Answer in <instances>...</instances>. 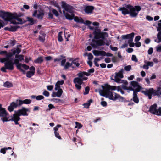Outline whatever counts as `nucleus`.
<instances>
[{"label": "nucleus", "mask_w": 161, "mask_h": 161, "mask_svg": "<svg viewBox=\"0 0 161 161\" xmlns=\"http://www.w3.org/2000/svg\"><path fill=\"white\" fill-rule=\"evenodd\" d=\"M66 59H63L61 61V65L64 67V69H66L70 67L74 68V67L73 66V64L75 65L76 67H78L80 65L79 63L77 61H76V60L72 61L71 63L69 62H66Z\"/></svg>", "instance_id": "nucleus-7"}, {"label": "nucleus", "mask_w": 161, "mask_h": 161, "mask_svg": "<svg viewBox=\"0 0 161 161\" xmlns=\"http://www.w3.org/2000/svg\"><path fill=\"white\" fill-rule=\"evenodd\" d=\"M77 75L79 78L83 80H85L87 79V78L85 77L84 76H89L90 75V74L86 72H83L78 73Z\"/></svg>", "instance_id": "nucleus-16"}, {"label": "nucleus", "mask_w": 161, "mask_h": 161, "mask_svg": "<svg viewBox=\"0 0 161 161\" xmlns=\"http://www.w3.org/2000/svg\"><path fill=\"white\" fill-rule=\"evenodd\" d=\"M141 92L148 97L150 99L152 98V96L157 95L158 97H161V87H158L156 90H154L153 88L145 89L141 91Z\"/></svg>", "instance_id": "nucleus-5"}, {"label": "nucleus", "mask_w": 161, "mask_h": 161, "mask_svg": "<svg viewBox=\"0 0 161 161\" xmlns=\"http://www.w3.org/2000/svg\"><path fill=\"white\" fill-rule=\"evenodd\" d=\"M21 67H23L26 70H27L29 68V67L25 64H21Z\"/></svg>", "instance_id": "nucleus-59"}, {"label": "nucleus", "mask_w": 161, "mask_h": 161, "mask_svg": "<svg viewBox=\"0 0 161 161\" xmlns=\"http://www.w3.org/2000/svg\"><path fill=\"white\" fill-rule=\"evenodd\" d=\"M44 98V97L42 95H38L36 97V99L37 100H39Z\"/></svg>", "instance_id": "nucleus-49"}, {"label": "nucleus", "mask_w": 161, "mask_h": 161, "mask_svg": "<svg viewBox=\"0 0 161 161\" xmlns=\"http://www.w3.org/2000/svg\"><path fill=\"white\" fill-rule=\"evenodd\" d=\"M93 9V7L92 6H88L85 8L84 10L86 13L89 14L92 13Z\"/></svg>", "instance_id": "nucleus-24"}, {"label": "nucleus", "mask_w": 161, "mask_h": 161, "mask_svg": "<svg viewBox=\"0 0 161 161\" xmlns=\"http://www.w3.org/2000/svg\"><path fill=\"white\" fill-rule=\"evenodd\" d=\"M53 13L56 16L58 15V11L55 9H53L52 10Z\"/></svg>", "instance_id": "nucleus-54"}, {"label": "nucleus", "mask_w": 161, "mask_h": 161, "mask_svg": "<svg viewBox=\"0 0 161 161\" xmlns=\"http://www.w3.org/2000/svg\"><path fill=\"white\" fill-rule=\"evenodd\" d=\"M0 16L5 21H10L14 24H21L24 23L25 21L20 17V15L15 13L12 14L4 11H0Z\"/></svg>", "instance_id": "nucleus-3"}, {"label": "nucleus", "mask_w": 161, "mask_h": 161, "mask_svg": "<svg viewBox=\"0 0 161 161\" xmlns=\"http://www.w3.org/2000/svg\"><path fill=\"white\" fill-rule=\"evenodd\" d=\"M13 55V54H12V53H9L8 54L7 53V54H6V57L5 58H8V60H12L11 59H10V58H11Z\"/></svg>", "instance_id": "nucleus-38"}, {"label": "nucleus", "mask_w": 161, "mask_h": 161, "mask_svg": "<svg viewBox=\"0 0 161 161\" xmlns=\"http://www.w3.org/2000/svg\"><path fill=\"white\" fill-rule=\"evenodd\" d=\"M103 90H99V92L100 94L103 96L106 97V92L102 88Z\"/></svg>", "instance_id": "nucleus-32"}, {"label": "nucleus", "mask_w": 161, "mask_h": 161, "mask_svg": "<svg viewBox=\"0 0 161 161\" xmlns=\"http://www.w3.org/2000/svg\"><path fill=\"white\" fill-rule=\"evenodd\" d=\"M102 87L106 92V97L114 101L118 100L120 101H123L124 98L123 97L115 93L110 92L109 90L105 91L103 88L104 86H102Z\"/></svg>", "instance_id": "nucleus-6"}, {"label": "nucleus", "mask_w": 161, "mask_h": 161, "mask_svg": "<svg viewBox=\"0 0 161 161\" xmlns=\"http://www.w3.org/2000/svg\"><path fill=\"white\" fill-rule=\"evenodd\" d=\"M43 61L42 57H39L36 60H35V62L36 63H41Z\"/></svg>", "instance_id": "nucleus-35"}, {"label": "nucleus", "mask_w": 161, "mask_h": 161, "mask_svg": "<svg viewBox=\"0 0 161 161\" xmlns=\"http://www.w3.org/2000/svg\"><path fill=\"white\" fill-rule=\"evenodd\" d=\"M18 106V104L17 103L13 102L11 103L8 109L10 112H12L14 109L16 108Z\"/></svg>", "instance_id": "nucleus-20"}, {"label": "nucleus", "mask_w": 161, "mask_h": 161, "mask_svg": "<svg viewBox=\"0 0 161 161\" xmlns=\"http://www.w3.org/2000/svg\"><path fill=\"white\" fill-rule=\"evenodd\" d=\"M127 7L130 10V14L132 17H135L138 15V12L141 10L140 6H135L134 7L129 5H127Z\"/></svg>", "instance_id": "nucleus-9"}, {"label": "nucleus", "mask_w": 161, "mask_h": 161, "mask_svg": "<svg viewBox=\"0 0 161 161\" xmlns=\"http://www.w3.org/2000/svg\"><path fill=\"white\" fill-rule=\"evenodd\" d=\"M106 52L103 51H99V56H106Z\"/></svg>", "instance_id": "nucleus-46"}, {"label": "nucleus", "mask_w": 161, "mask_h": 161, "mask_svg": "<svg viewBox=\"0 0 161 161\" xmlns=\"http://www.w3.org/2000/svg\"><path fill=\"white\" fill-rule=\"evenodd\" d=\"M156 50L158 52H161V45H159L155 47Z\"/></svg>", "instance_id": "nucleus-41"}, {"label": "nucleus", "mask_w": 161, "mask_h": 161, "mask_svg": "<svg viewBox=\"0 0 161 161\" xmlns=\"http://www.w3.org/2000/svg\"><path fill=\"white\" fill-rule=\"evenodd\" d=\"M94 35V39L92 40L91 45L93 47L96 48L97 46H103L106 45L108 46L110 44V42L108 41L106 43L104 41L105 37L108 36V34L107 32H101L99 30H97L93 32Z\"/></svg>", "instance_id": "nucleus-1"}, {"label": "nucleus", "mask_w": 161, "mask_h": 161, "mask_svg": "<svg viewBox=\"0 0 161 161\" xmlns=\"http://www.w3.org/2000/svg\"><path fill=\"white\" fill-rule=\"evenodd\" d=\"M55 137L59 139H61V137L60 136L59 133L58 132L54 133Z\"/></svg>", "instance_id": "nucleus-52"}, {"label": "nucleus", "mask_w": 161, "mask_h": 161, "mask_svg": "<svg viewBox=\"0 0 161 161\" xmlns=\"http://www.w3.org/2000/svg\"><path fill=\"white\" fill-rule=\"evenodd\" d=\"M64 36L65 38L66 39V41H68V38L70 37V35L69 34L64 32Z\"/></svg>", "instance_id": "nucleus-56"}, {"label": "nucleus", "mask_w": 161, "mask_h": 161, "mask_svg": "<svg viewBox=\"0 0 161 161\" xmlns=\"http://www.w3.org/2000/svg\"><path fill=\"white\" fill-rule=\"evenodd\" d=\"M75 123L76 124V126L75 127V128H78V129H80L82 127V125L80 123L77 122H76Z\"/></svg>", "instance_id": "nucleus-40"}, {"label": "nucleus", "mask_w": 161, "mask_h": 161, "mask_svg": "<svg viewBox=\"0 0 161 161\" xmlns=\"http://www.w3.org/2000/svg\"><path fill=\"white\" fill-rule=\"evenodd\" d=\"M124 70L123 69H121L118 72L115 73V75L114 77V79H113L114 81L118 83H121L122 82L123 80H121L120 79L123 78L124 77L123 73Z\"/></svg>", "instance_id": "nucleus-10"}, {"label": "nucleus", "mask_w": 161, "mask_h": 161, "mask_svg": "<svg viewBox=\"0 0 161 161\" xmlns=\"http://www.w3.org/2000/svg\"><path fill=\"white\" fill-rule=\"evenodd\" d=\"M131 69V66L130 65L126 66L124 67V69L126 71H129Z\"/></svg>", "instance_id": "nucleus-39"}, {"label": "nucleus", "mask_w": 161, "mask_h": 161, "mask_svg": "<svg viewBox=\"0 0 161 161\" xmlns=\"http://www.w3.org/2000/svg\"><path fill=\"white\" fill-rule=\"evenodd\" d=\"M161 30V23L158 24V27L157 30L158 31H159L157 34V39L155 40L154 41L157 43H159L161 42V32H160Z\"/></svg>", "instance_id": "nucleus-15"}, {"label": "nucleus", "mask_w": 161, "mask_h": 161, "mask_svg": "<svg viewBox=\"0 0 161 161\" xmlns=\"http://www.w3.org/2000/svg\"><path fill=\"white\" fill-rule=\"evenodd\" d=\"M137 92L134 91L133 94V100L134 102L136 103H138L139 102V99L137 97Z\"/></svg>", "instance_id": "nucleus-23"}, {"label": "nucleus", "mask_w": 161, "mask_h": 161, "mask_svg": "<svg viewBox=\"0 0 161 161\" xmlns=\"http://www.w3.org/2000/svg\"><path fill=\"white\" fill-rule=\"evenodd\" d=\"M29 111L30 110L24 107H22L21 109L17 111H15L14 114L11 117V120L14 121L15 124H18V121L20 119L19 116L21 115L28 116V114L27 112Z\"/></svg>", "instance_id": "nucleus-4"}, {"label": "nucleus", "mask_w": 161, "mask_h": 161, "mask_svg": "<svg viewBox=\"0 0 161 161\" xmlns=\"http://www.w3.org/2000/svg\"><path fill=\"white\" fill-rule=\"evenodd\" d=\"M17 103L18 104V106H19L21 105L22 104H24L23 100H16Z\"/></svg>", "instance_id": "nucleus-45"}, {"label": "nucleus", "mask_w": 161, "mask_h": 161, "mask_svg": "<svg viewBox=\"0 0 161 161\" xmlns=\"http://www.w3.org/2000/svg\"><path fill=\"white\" fill-rule=\"evenodd\" d=\"M131 59L133 61L135 62H137L138 61V60L136 56L135 55H132L131 58Z\"/></svg>", "instance_id": "nucleus-42"}, {"label": "nucleus", "mask_w": 161, "mask_h": 161, "mask_svg": "<svg viewBox=\"0 0 161 161\" xmlns=\"http://www.w3.org/2000/svg\"><path fill=\"white\" fill-rule=\"evenodd\" d=\"M42 94L45 96L47 97H48L49 95V93L46 90H45L42 93Z\"/></svg>", "instance_id": "nucleus-50"}, {"label": "nucleus", "mask_w": 161, "mask_h": 161, "mask_svg": "<svg viewBox=\"0 0 161 161\" xmlns=\"http://www.w3.org/2000/svg\"><path fill=\"white\" fill-rule=\"evenodd\" d=\"M103 88L105 91L117 90L118 91H120L121 90L119 86H110L108 85H105Z\"/></svg>", "instance_id": "nucleus-14"}, {"label": "nucleus", "mask_w": 161, "mask_h": 161, "mask_svg": "<svg viewBox=\"0 0 161 161\" xmlns=\"http://www.w3.org/2000/svg\"><path fill=\"white\" fill-rule=\"evenodd\" d=\"M101 104L103 107H106L107 105V103L104 101H102L101 102Z\"/></svg>", "instance_id": "nucleus-63"}, {"label": "nucleus", "mask_w": 161, "mask_h": 161, "mask_svg": "<svg viewBox=\"0 0 161 161\" xmlns=\"http://www.w3.org/2000/svg\"><path fill=\"white\" fill-rule=\"evenodd\" d=\"M64 83L63 80L58 81L55 84V90H57V89L60 88V86L63 85Z\"/></svg>", "instance_id": "nucleus-22"}, {"label": "nucleus", "mask_w": 161, "mask_h": 161, "mask_svg": "<svg viewBox=\"0 0 161 161\" xmlns=\"http://www.w3.org/2000/svg\"><path fill=\"white\" fill-rule=\"evenodd\" d=\"M61 127V125L60 124L56 126L53 128L54 130V133L58 132L57 131L58 130V128Z\"/></svg>", "instance_id": "nucleus-37"}, {"label": "nucleus", "mask_w": 161, "mask_h": 161, "mask_svg": "<svg viewBox=\"0 0 161 161\" xmlns=\"http://www.w3.org/2000/svg\"><path fill=\"white\" fill-rule=\"evenodd\" d=\"M141 37L140 36H136L135 39V42H138L141 39Z\"/></svg>", "instance_id": "nucleus-53"}, {"label": "nucleus", "mask_w": 161, "mask_h": 161, "mask_svg": "<svg viewBox=\"0 0 161 161\" xmlns=\"http://www.w3.org/2000/svg\"><path fill=\"white\" fill-rule=\"evenodd\" d=\"M53 86L52 85H49L47 86V89L49 91H51L53 90Z\"/></svg>", "instance_id": "nucleus-58"}, {"label": "nucleus", "mask_w": 161, "mask_h": 161, "mask_svg": "<svg viewBox=\"0 0 161 161\" xmlns=\"http://www.w3.org/2000/svg\"><path fill=\"white\" fill-rule=\"evenodd\" d=\"M12 60H8V58H0V61L2 63H4V66L7 69L12 70L14 69V64H15L12 61Z\"/></svg>", "instance_id": "nucleus-8"}, {"label": "nucleus", "mask_w": 161, "mask_h": 161, "mask_svg": "<svg viewBox=\"0 0 161 161\" xmlns=\"http://www.w3.org/2000/svg\"><path fill=\"white\" fill-rule=\"evenodd\" d=\"M74 82L75 84L81 85L83 83V80L79 77L74 79Z\"/></svg>", "instance_id": "nucleus-25"}, {"label": "nucleus", "mask_w": 161, "mask_h": 161, "mask_svg": "<svg viewBox=\"0 0 161 161\" xmlns=\"http://www.w3.org/2000/svg\"><path fill=\"white\" fill-rule=\"evenodd\" d=\"M34 74V73H33V72H31L30 71H29L27 72L26 73V76L27 77L29 78H30Z\"/></svg>", "instance_id": "nucleus-33"}, {"label": "nucleus", "mask_w": 161, "mask_h": 161, "mask_svg": "<svg viewBox=\"0 0 161 161\" xmlns=\"http://www.w3.org/2000/svg\"><path fill=\"white\" fill-rule=\"evenodd\" d=\"M134 35L135 33L134 32H132L129 34L123 35L122 36V37L124 39H128V41L132 42Z\"/></svg>", "instance_id": "nucleus-17"}, {"label": "nucleus", "mask_w": 161, "mask_h": 161, "mask_svg": "<svg viewBox=\"0 0 161 161\" xmlns=\"http://www.w3.org/2000/svg\"><path fill=\"white\" fill-rule=\"evenodd\" d=\"M128 42L129 44V46L131 47H134L135 45V44L132 42H130V41H128Z\"/></svg>", "instance_id": "nucleus-51"}, {"label": "nucleus", "mask_w": 161, "mask_h": 161, "mask_svg": "<svg viewBox=\"0 0 161 161\" xmlns=\"http://www.w3.org/2000/svg\"><path fill=\"white\" fill-rule=\"evenodd\" d=\"M14 63L16 65L17 68L19 69L20 71L22 72L24 74L25 73V71L22 69L21 68V64L19 63V60L18 59H14Z\"/></svg>", "instance_id": "nucleus-19"}, {"label": "nucleus", "mask_w": 161, "mask_h": 161, "mask_svg": "<svg viewBox=\"0 0 161 161\" xmlns=\"http://www.w3.org/2000/svg\"><path fill=\"white\" fill-rule=\"evenodd\" d=\"M50 4L51 5H54L55 7L57 8L59 10H60L59 6L56 1H51L50 2Z\"/></svg>", "instance_id": "nucleus-26"}, {"label": "nucleus", "mask_w": 161, "mask_h": 161, "mask_svg": "<svg viewBox=\"0 0 161 161\" xmlns=\"http://www.w3.org/2000/svg\"><path fill=\"white\" fill-rule=\"evenodd\" d=\"M62 32H60L58 33V41L61 42L62 41L63 39L62 36Z\"/></svg>", "instance_id": "nucleus-36"}, {"label": "nucleus", "mask_w": 161, "mask_h": 161, "mask_svg": "<svg viewBox=\"0 0 161 161\" xmlns=\"http://www.w3.org/2000/svg\"><path fill=\"white\" fill-rule=\"evenodd\" d=\"M144 63L145 64H147L148 66L153 67V66L154 64L153 62L150 61H147L146 60L144 61Z\"/></svg>", "instance_id": "nucleus-34"}, {"label": "nucleus", "mask_w": 161, "mask_h": 161, "mask_svg": "<svg viewBox=\"0 0 161 161\" xmlns=\"http://www.w3.org/2000/svg\"><path fill=\"white\" fill-rule=\"evenodd\" d=\"M27 20L30 22L31 24L32 25L34 23V21L32 18L29 17H27Z\"/></svg>", "instance_id": "nucleus-44"}, {"label": "nucleus", "mask_w": 161, "mask_h": 161, "mask_svg": "<svg viewBox=\"0 0 161 161\" xmlns=\"http://www.w3.org/2000/svg\"><path fill=\"white\" fill-rule=\"evenodd\" d=\"M130 87L128 89L130 91H135L136 92L141 91L142 90H141V87L139 85L138 83L135 81H133L130 82Z\"/></svg>", "instance_id": "nucleus-11"}, {"label": "nucleus", "mask_w": 161, "mask_h": 161, "mask_svg": "<svg viewBox=\"0 0 161 161\" xmlns=\"http://www.w3.org/2000/svg\"><path fill=\"white\" fill-rule=\"evenodd\" d=\"M57 92H56L57 97H60L63 92L61 88H59V89H57Z\"/></svg>", "instance_id": "nucleus-28"}, {"label": "nucleus", "mask_w": 161, "mask_h": 161, "mask_svg": "<svg viewBox=\"0 0 161 161\" xmlns=\"http://www.w3.org/2000/svg\"><path fill=\"white\" fill-rule=\"evenodd\" d=\"M23 103L26 104H29L31 102V100L30 99H26L23 100Z\"/></svg>", "instance_id": "nucleus-43"}, {"label": "nucleus", "mask_w": 161, "mask_h": 161, "mask_svg": "<svg viewBox=\"0 0 161 161\" xmlns=\"http://www.w3.org/2000/svg\"><path fill=\"white\" fill-rule=\"evenodd\" d=\"M36 15H37V17L38 19H41L43 16L44 13L42 11L37 12L36 10L33 14V15L34 16H36Z\"/></svg>", "instance_id": "nucleus-18"}, {"label": "nucleus", "mask_w": 161, "mask_h": 161, "mask_svg": "<svg viewBox=\"0 0 161 161\" xmlns=\"http://www.w3.org/2000/svg\"><path fill=\"white\" fill-rule=\"evenodd\" d=\"M153 53V48H150L148 51V53L149 54L151 55Z\"/></svg>", "instance_id": "nucleus-64"}, {"label": "nucleus", "mask_w": 161, "mask_h": 161, "mask_svg": "<svg viewBox=\"0 0 161 161\" xmlns=\"http://www.w3.org/2000/svg\"><path fill=\"white\" fill-rule=\"evenodd\" d=\"M0 117H1V119L3 122L8 121L9 116L5 108L0 110Z\"/></svg>", "instance_id": "nucleus-13"}, {"label": "nucleus", "mask_w": 161, "mask_h": 161, "mask_svg": "<svg viewBox=\"0 0 161 161\" xmlns=\"http://www.w3.org/2000/svg\"><path fill=\"white\" fill-rule=\"evenodd\" d=\"M53 101L56 103L61 102L62 101V100L59 99H53Z\"/></svg>", "instance_id": "nucleus-60"}, {"label": "nucleus", "mask_w": 161, "mask_h": 161, "mask_svg": "<svg viewBox=\"0 0 161 161\" xmlns=\"http://www.w3.org/2000/svg\"><path fill=\"white\" fill-rule=\"evenodd\" d=\"M88 59L89 60H91L93 58V56L91 53L89 54L88 55Z\"/></svg>", "instance_id": "nucleus-57"}, {"label": "nucleus", "mask_w": 161, "mask_h": 161, "mask_svg": "<svg viewBox=\"0 0 161 161\" xmlns=\"http://www.w3.org/2000/svg\"><path fill=\"white\" fill-rule=\"evenodd\" d=\"M143 68L146 70H147L149 69V67L148 65L147 64H145L143 65L142 67Z\"/></svg>", "instance_id": "nucleus-62"}, {"label": "nucleus", "mask_w": 161, "mask_h": 161, "mask_svg": "<svg viewBox=\"0 0 161 161\" xmlns=\"http://www.w3.org/2000/svg\"><path fill=\"white\" fill-rule=\"evenodd\" d=\"M93 53L96 56H99V51L94 50L93 51Z\"/></svg>", "instance_id": "nucleus-48"}, {"label": "nucleus", "mask_w": 161, "mask_h": 161, "mask_svg": "<svg viewBox=\"0 0 161 161\" xmlns=\"http://www.w3.org/2000/svg\"><path fill=\"white\" fill-rule=\"evenodd\" d=\"M110 47L111 49L113 51H116L118 50V48L116 47H112L111 46H110Z\"/></svg>", "instance_id": "nucleus-55"}, {"label": "nucleus", "mask_w": 161, "mask_h": 161, "mask_svg": "<svg viewBox=\"0 0 161 161\" xmlns=\"http://www.w3.org/2000/svg\"><path fill=\"white\" fill-rule=\"evenodd\" d=\"M45 34L44 33L41 34V35L39 36V40L42 42H44L45 40Z\"/></svg>", "instance_id": "nucleus-31"}, {"label": "nucleus", "mask_w": 161, "mask_h": 161, "mask_svg": "<svg viewBox=\"0 0 161 161\" xmlns=\"http://www.w3.org/2000/svg\"><path fill=\"white\" fill-rule=\"evenodd\" d=\"M61 4L62 7L66 11L71 14V15L67 14L65 15L66 18L67 19L69 20H72L74 19L75 22L83 23L88 25L89 29L91 30H93V27L89 26L91 24V22L89 20L84 21L81 18H79L77 17H74V15L72 14L73 11V8L72 6L67 4V3L64 1H62L61 2Z\"/></svg>", "instance_id": "nucleus-2"}, {"label": "nucleus", "mask_w": 161, "mask_h": 161, "mask_svg": "<svg viewBox=\"0 0 161 161\" xmlns=\"http://www.w3.org/2000/svg\"><path fill=\"white\" fill-rule=\"evenodd\" d=\"M119 10L122 11V14L124 15H125L130 14V10L127 7V6L126 7H122L120 8Z\"/></svg>", "instance_id": "nucleus-21"}, {"label": "nucleus", "mask_w": 161, "mask_h": 161, "mask_svg": "<svg viewBox=\"0 0 161 161\" xmlns=\"http://www.w3.org/2000/svg\"><path fill=\"white\" fill-rule=\"evenodd\" d=\"M3 86L6 87L10 88L13 86V85L11 83L7 81L4 83Z\"/></svg>", "instance_id": "nucleus-29"}, {"label": "nucleus", "mask_w": 161, "mask_h": 161, "mask_svg": "<svg viewBox=\"0 0 161 161\" xmlns=\"http://www.w3.org/2000/svg\"><path fill=\"white\" fill-rule=\"evenodd\" d=\"M15 59H18L19 61H22L24 59V57L21 55H16L15 56Z\"/></svg>", "instance_id": "nucleus-27"}, {"label": "nucleus", "mask_w": 161, "mask_h": 161, "mask_svg": "<svg viewBox=\"0 0 161 161\" xmlns=\"http://www.w3.org/2000/svg\"><path fill=\"white\" fill-rule=\"evenodd\" d=\"M157 105L154 104L150 107L149 111L153 114L160 116L161 115V108L160 107L158 109H157Z\"/></svg>", "instance_id": "nucleus-12"}, {"label": "nucleus", "mask_w": 161, "mask_h": 161, "mask_svg": "<svg viewBox=\"0 0 161 161\" xmlns=\"http://www.w3.org/2000/svg\"><path fill=\"white\" fill-rule=\"evenodd\" d=\"M141 43L140 42H137L135 43V46L137 47H139L141 46Z\"/></svg>", "instance_id": "nucleus-61"}, {"label": "nucleus", "mask_w": 161, "mask_h": 161, "mask_svg": "<svg viewBox=\"0 0 161 161\" xmlns=\"http://www.w3.org/2000/svg\"><path fill=\"white\" fill-rule=\"evenodd\" d=\"M92 100L90 99L88 101L87 103L84 104L83 105L85 108H89V107L91 103H92Z\"/></svg>", "instance_id": "nucleus-30"}, {"label": "nucleus", "mask_w": 161, "mask_h": 161, "mask_svg": "<svg viewBox=\"0 0 161 161\" xmlns=\"http://www.w3.org/2000/svg\"><path fill=\"white\" fill-rule=\"evenodd\" d=\"M89 88L88 86L86 87L85 88V92H84V95H86V94H88L89 93Z\"/></svg>", "instance_id": "nucleus-47"}]
</instances>
